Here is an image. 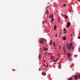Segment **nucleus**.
Returning a JSON list of instances; mask_svg holds the SVG:
<instances>
[{
	"label": "nucleus",
	"instance_id": "43",
	"mask_svg": "<svg viewBox=\"0 0 80 80\" xmlns=\"http://www.w3.org/2000/svg\"><path fill=\"white\" fill-rule=\"evenodd\" d=\"M41 70L40 69H39V71H41Z\"/></svg>",
	"mask_w": 80,
	"mask_h": 80
},
{
	"label": "nucleus",
	"instance_id": "24",
	"mask_svg": "<svg viewBox=\"0 0 80 80\" xmlns=\"http://www.w3.org/2000/svg\"><path fill=\"white\" fill-rule=\"evenodd\" d=\"M48 67V63L47 65L46 66V67H47H47Z\"/></svg>",
	"mask_w": 80,
	"mask_h": 80
},
{
	"label": "nucleus",
	"instance_id": "2",
	"mask_svg": "<svg viewBox=\"0 0 80 80\" xmlns=\"http://www.w3.org/2000/svg\"><path fill=\"white\" fill-rule=\"evenodd\" d=\"M67 55L68 56V58H70V57H71V53H70V52H68L67 53Z\"/></svg>",
	"mask_w": 80,
	"mask_h": 80
},
{
	"label": "nucleus",
	"instance_id": "9",
	"mask_svg": "<svg viewBox=\"0 0 80 80\" xmlns=\"http://www.w3.org/2000/svg\"><path fill=\"white\" fill-rule=\"evenodd\" d=\"M64 33H67V30H66V28H64Z\"/></svg>",
	"mask_w": 80,
	"mask_h": 80
},
{
	"label": "nucleus",
	"instance_id": "19",
	"mask_svg": "<svg viewBox=\"0 0 80 80\" xmlns=\"http://www.w3.org/2000/svg\"><path fill=\"white\" fill-rule=\"evenodd\" d=\"M68 80H73V79H71V78L70 77L69 78V79H68Z\"/></svg>",
	"mask_w": 80,
	"mask_h": 80
},
{
	"label": "nucleus",
	"instance_id": "7",
	"mask_svg": "<svg viewBox=\"0 0 80 80\" xmlns=\"http://www.w3.org/2000/svg\"><path fill=\"white\" fill-rule=\"evenodd\" d=\"M42 75H43L44 76H45V75H46V73H45L44 72H43L42 73Z\"/></svg>",
	"mask_w": 80,
	"mask_h": 80
},
{
	"label": "nucleus",
	"instance_id": "1",
	"mask_svg": "<svg viewBox=\"0 0 80 80\" xmlns=\"http://www.w3.org/2000/svg\"><path fill=\"white\" fill-rule=\"evenodd\" d=\"M40 43H44V39H41L40 40Z\"/></svg>",
	"mask_w": 80,
	"mask_h": 80
},
{
	"label": "nucleus",
	"instance_id": "8",
	"mask_svg": "<svg viewBox=\"0 0 80 80\" xmlns=\"http://www.w3.org/2000/svg\"><path fill=\"white\" fill-rule=\"evenodd\" d=\"M58 60V59L55 60H53V61L54 62H57Z\"/></svg>",
	"mask_w": 80,
	"mask_h": 80
},
{
	"label": "nucleus",
	"instance_id": "37",
	"mask_svg": "<svg viewBox=\"0 0 80 80\" xmlns=\"http://www.w3.org/2000/svg\"><path fill=\"white\" fill-rule=\"evenodd\" d=\"M73 36H75V34H74V33L73 32Z\"/></svg>",
	"mask_w": 80,
	"mask_h": 80
},
{
	"label": "nucleus",
	"instance_id": "12",
	"mask_svg": "<svg viewBox=\"0 0 80 80\" xmlns=\"http://www.w3.org/2000/svg\"><path fill=\"white\" fill-rule=\"evenodd\" d=\"M68 61H70V62L71 61H72V58H70L68 60Z\"/></svg>",
	"mask_w": 80,
	"mask_h": 80
},
{
	"label": "nucleus",
	"instance_id": "20",
	"mask_svg": "<svg viewBox=\"0 0 80 80\" xmlns=\"http://www.w3.org/2000/svg\"><path fill=\"white\" fill-rule=\"evenodd\" d=\"M53 14H52V16H51V18H53Z\"/></svg>",
	"mask_w": 80,
	"mask_h": 80
},
{
	"label": "nucleus",
	"instance_id": "38",
	"mask_svg": "<svg viewBox=\"0 0 80 80\" xmlns=\"http://www.w3.org/2000/svg\"><path fill=\"white\" fill-rule=\"evenodd\" d=\"M71 37H73V35H72V34H71Z\"/></svg>",
	"mask_w": 80,
	"mask_h": 80
},
{
	"label": "nucleus",
	"instance_id": "6",
	"mask_svg": "<svg viewBox=\"0 0 80 80\" xmlns=\"http://www.w3.org/2000/svg\"><path fill=\"white\" fill-rule=\"evenodd\" d=\"M56 29H57V26H56V25H55L54 27V30L55 31Z\"/></svg>",
	"mask_w": 80,
	"mask_h": 80
},
{
	"label": "nucleus",
	"instance_id": "14",
	"mask_svg": "<svg viewBox=\"0 0 80 80\" xmlns=\"http://www.w3.org/2000/svg\"><path fill=\"white\" fill-rule=\"evenodd\" d=\"M66 38H66V37H63V40H66Z\"/></svg>",
	"mask_w": 80,
	"mask_h": 80
},
{
	"label": "nucleus",
	"instance_id": "34",
	"mask_svg": "<svg viewBox=\"0 0 80 80\" xmlns=\"http://www.w3.org/2000/svg\"><path fill=\"white\" fill-rule=\"evenodd\" d=\"M47 52H45V53H44V55H46V54H47Z\"/></svg>",
	"mask_w": 80,
	"mask_h": 80
},
{
	"label": "nucleus",
	"instance_id": "23",
	"mask_svg": "<svg viewBox=\"0 0 80 80\" xmlns=\"http://www.w3.org/2000/svg\"><path fill=\"white\" fill-rule=\"evenodd\" d=\"M53 46H54V47H55V42H54L53 43Z\"/></svg>",
	"mask_w": 80,
	"mask_h": 80
},
{
	"label": "nucleus",
	"instance_id": "5",
	"mask_svg": "<svg viewBox=\"0 0 80 80\" xmlns=\"http://www.w3.org/2000/svg\"><path fill=\"white\" fill-rule=\"evenodd\" d=\"M43 50H45V51H47L48 50V49L46 48H43Z\"/></svg>",
	"mask_w": 80,
	"mask_h": 80
},
{
	"label": "nucleus",
	"instance_id": "15",
	"mask_svg": "<svg viewBox=\"0 0 80 80\" xmlns=\"http://www.w3.org/2000/svg\"><path fill=\"white\" fill-rule=\"evenodd\" d=\"M52 40H51L50 41V44H49V45H52Z\"/></svg>",
	"mask_w": 80,
	"mask_h": 80
},
{
	"label": "nucleus",
	"instance_id": "27",
	"mask_svg": "<svg viewBox=\"0 0 80 80\" xmlns=\"http://www.w3.org/2000/svg\"><path fill=\"white\" fill-rule=\"evenodd\" d=\"M69 12H72V10H69Z\"/></svg>",
	"mask_w": 80,
	"mask_h": 80
},
{
	"label": "nucleus",
	"instance_id": "29",
	"mask_svg": "<svg viewBox=\"0 0 80 80\" xmlns=\"http://www.w3.org/2000/svg\"><path fill=\"white\" fill-rule=\"evenodd\" d=\"M72 49H74V47H73L72 48Z\"/></svg>",
	"mask_w": 80,
	"mask_h": 80
},
{
	"label": "nucleus",
	"instance_id": "30",
	"mask_svg": "<svg viewBox=\"0 0 80 80\" xmlns=\"http://www.w3.org/2000/svg\"><path fill=\"white\" fill-rule=\"evenodd\" d=\"M56 37H57V34H56Z\"/></svg>",
	"mask_w": 80,
	"mask_h": 80
},
{
	"label": "nucleus",
	"instance_id": "36",
	"mask_svg": "<svg viewBox=\"0 0 80 80\" xmlns=\"http://www.w3.org/2000/svg\"><path fill=\"white\" fill-rule=\"evenodd\" d=\"M66 51H67V50H66V49H65L64 50V52H66Z\"/></svg>",
	"mask_w": 80,
	"mask_h": 80
},
{
	"label": "nucleus",
	"instance_id": "17",
	"mask_svg": "<svg viewBox=\"0 0 80 80\" xmlns=\"http://www.w3.org/2000/svg\"><path fill=\"white\" fill-rule=\"evenodd\" d=\"M68 45V42H67V46H66V48H67V46Z\"/></svg>",
	"mask_w": 80,
	"mask_h": 80
},
{
	"label": "nucleus",
	"instance_id": "44",
	"mask_svg": "<svg viewBox=\"0 0 80 80\" xmlns=\"http://www.w3.org/2000/svg\"><path fill=\"white\" fill-rule=\"evenodd\" d=\"M46 61L45 60H44V62H46Z\"/></svg>",
	"mask_w": 80,
	"mask_h": 80
},
{
	"label": "nucleus",
	"instance_id": "26",
	"mask_svg": "<svg viewBox=\"0 0 80 80\" xmlns=\"http://www.w3.org/2000/svg\"><path fill=\"white\" fill-rule=\"evenodd\" d=\"M72 43H73V42H71V43H70V45H73V44H72Z\"/></svg>",
	"mask_w": 80,
	"mask_h": 80
},
{
	"label": "nucleus",
	"instance_id": "11",
	"mask_svg": "<svg viewBox=\"0 0 80 80\" xmlns=\"http://www.w3.org/2000/svg\"><path fill=\"white\" fill-rule=\"evenodd\" d=\"M41 58H42V57H41V55H39V59L40 60H41Z\"/></svg>",
	"mask_w": 80,
	"mask_h": 80
},
{
	"label": "nucleus",
	"instance_id": "47",
	"mask_svg": "<svg viewBox=\"0 0 80 80\" xmlns=\"http://www.w3.org/2000/svg\"><path fill=\"white\" fill-rule=\"evenodd\" d=\"M45 22H46V23H47V21H46Z\"/></svg>",
	"mask_w": 80,
	"mask_h": 80
},
{
	"label": "nucleus",
	"instance_id": "13",
	"mask_svg": "<svg viewBox=\"0 0 80 80\" xmlns=\"http://www.w3.org/2000/svg\"><path fill=\"white\" fill-rule=\"evenodd\" d=\"M65 18L66 20H67V18H68V16H67L66 15H65Z\"/></svg>",
	"mask_w": 80,
	"mask_h": 80
},
{
	"label": "nucleus",
	"instance_id": "22",
	"mask_svg": "<svg viewBox=\"0 0 80 80\" xmlns=\"http://www.w3.org/2000/svg\"><path fill=\"white\" fill-rule=\"evenodd\" d=\"M61 32H60V34H61V33H62V29H61Z\"/></svg>",
	"mask_w": 80,
	"mask_h": 80
},
{
	"label": "nucleus",
	"instance_id": "32",
	"mask_svg": "<svg viewBox=\"0 0 80 80\" xmlns=\"http://www.w3.org/2000/svg\"><path fill=\"white\" fill-rule=\"evenodd\" d=\"M51 20H54V18H53Z\"/></svg>",
	"mask_w": 80,
	"mask_h": 80
},
{
	"label": "nucleus",
	"instance_id": "21",
	"mask_svg": "<svg viewBox=\"0 0 80 80\" xmlns=\"http://www.w3.org/2000/svg\"><path fill=\"white\" fill-rule=\"evenodd\" d=\"M48 10L47 11H46V14H48Z\"/></svg>",
	"mask_w": 80,
	"mask_h": 80
},
{
	"label": "nucleus",
	"instance_id": "25",
	"mask_svg": "<svg viewBox=\"0 0 80 80\" xmlns=\"http://www.w3.org/2000/svg\"><path fill=\"white\" fill-rule=\"evenodd\" d=\"M65 6H66V4H64L63 6V7H65Z\"/></svg>",
	"mask_w": 80,
	"mask_h": 80
},
{
	"label": "nucleus",
	"instance_id": "16",
	"mask_svg": "<svg viewBox=\"0 0 80 80\" xmlns=\"http://www.w3.org/2000/svg\"><path fill=\"white\" fill-rule=\"evenodd\" d=\"M59 68V69H61V65H59L58 66Z\"/></svg>",
	"mask_w": 80,
	"mask_h": 80
},
{
	"label": "nucleus",
	"instance_id": "35",
	"mask_svg": "<svg viewBox=\"0 0 80 80\" xmlns=\"http://www.w3.org/2000/svg\"><path fill=\"white\" fill-rule=\"evenodd\" d=\"M53 20H52V21H51L50 22H53Z\"/></svg>",
	"mask_w": 80,
	"mask_h": 80
},
{
	"label": "nucleus",
	"instance_id": "31",
	"mask_svg": "<svg viewBox=\"0 0 80 80\" xmlns=\"http://www.w3.org/2000/svg\"><path fill=\"white\" fill-rule=\"evenodd\" d=\"M60 20V17H58V20Z\"/></svg>",
	"mask_w": 80,
	"mask_h": 80
},
{
	"label": "nucleus",
	"instance_id": "18",
	"mask_svg": "<svg viewBox=\"0 0 80 80\" xmlns=\"http://www.w3.org/2000/svg\"><path fill=\"white\" fill-rule=\"evenodd\" d=\"M61 15H62V17H65V14H62V13H61Z\"/></svg>",
	"mask_w": 80,
	"mask_h": 80
},
{
	"label": "nucleus",
	"instance_id": "4",
	"mask_svg": "<svg viewBox=\"0 0 80 80\" xmlns=\"http://www.w3.org/2000/svg\"><path fill=\"white\" fill-rule=\"evenodd\" d=\"M71 25V23L70 22H68L67 25V28H69V27L70 26V25Z\"/></svg>",
	"mask_w": 80,
	"mask_h": 80
},
{
	"label": "nucleus",
	"instance_id": "33",
	"mask_svg": "<svg viewBox=\"0 0 80 80\" xmlns=\"http://www.w3.org/2000/svg\"><path fill=\"white\" fill-rule=\"evenodd\" d=\"M63 49H65V45L64 46V48H63Z\"/></svg>",
	"mask_w": 80,
	"mask_h": 80
},
{
	"label": "nucleus",
	"instance_id": "46",
	"mask_svg": "<svg viewBox=\"0 0 80 80\" xmlns=\"http://www.w3.org/2000/svg\"><path fill=\"white\" fill-rule=\"evenodd\" d=\"M72 40H73L72 39L71 40V41Z\"/></svg>",
	"mask_w": 80,
	"mask_h": 80
},
{
	"label": "nucleus",
	"instance_id": "3",
	"mask_svg": "<svg viewBox=\"0 0 80 80\" xmlns=\"http://www.w3.org/2000/svg\"><path fill=\"white\" fill-rule=\"evenodd\" d=\"M72 46H73V44H70V45L68 46V48L69 50H70V49H71L72 47Z\"/></svg>",
	"mask_w": 80,
	"mask_h": 80
},
{
	"label": "nucleus",
	"instance_id": "45",
	"mask_svg": "<svg viewBox=\"0 0 80 80\" xmlns=\"http://www.w3.org/2000/svg\"><path fill=\"white\" fill-rule=\"evenodd\" d=\"M79 39H80V37L79 38Z\"/></svg>",
	"mask_w": 80,
	"mask_h": 80
},
{
	"label": "nucleus",
	"instance_id": "40",
	"mask_svg": "<svg viewBox=\"0 0 80 80\" xmlns=\"http://www.w3.org/2000/svg\"><path fill=\"white\" fill-rule=\"evenodd\" d=\"M58 22H59V23H60V20H58Z\"/></svg>",
	"mask_w": 80,
	"mask_h": 80
},
{
	"label": "nucleus",
	"instance_id": "42",
	"mask_svg": "<svg viewBox=\"0 0 80 80\" xmlns=\"http://www.w3.org/2000/svg\"><path fill=\"white\" fill-rule=\"evenodd\" d=\"M45 66H46V65L45 64V65H44V67H45Z\"/></svg>",
	"mask_w": 80,
	"mask_h": 80
},
{
	"label": "nucleus",
	"instance_id": "39",
	"mask_svg": "<svg viewBox=\"0 0 80 80\" xmlns=\"http://www.w3.org/2000/svg\"><path fill=\"white\" fill-rule=\"evenodd\" d=\"M49 55H52V54L50 53H49Z\"/></svg>",
	"mask_w": 80,
	"mask_h": 80
},
{
	"label": "nucleus",
	"instance_id": "41",
	"mask_svg": "<svg viewBox=\"0 0 80 80\" xmlns=\"http://www.w3.org/2000/svg\"><path fill=\"white\" fill-rule=\"evenodd\" d=\"M79 51L80 52V48H79Z\"/></svg>",
	"mask_w": 80,
	"mask_h": 80
},
{
	"label": "nucleus",
	"instance_id": "10",
	"mask_svg": "<svg viewBox=\"0 0 80 80\" xmlns=\"http://www.w3.org/2000/svg\"><path fill=\"white\" fill-rule=\"evenodd\" d=\"M54 57L53 56H51V57L50 59L53 60L54 58Z\"/></svg>",
	"mask_w": 80,
	"mask_h": 80
},
{
	"label": "nucleus",
	"instance_id": "28",
	"mask_svg": "<svg viewBox=\"0 0 80 80\" xmlns=\"http://www.w3.org/2000/svg\"><path fill=\"white\" fill-rule=\"evenodd\" d=\"M49 18H51V16L49 15Z\"/></svg>",
	"mask_w": 80,
	"mask_h": 80
}]
</instances>
